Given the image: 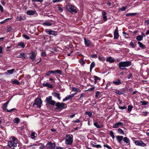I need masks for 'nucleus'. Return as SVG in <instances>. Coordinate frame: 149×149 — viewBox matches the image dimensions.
I'll list each match as a JSON object with an SVG mask.
<instances>
[{
  "label": "nucleus",
  "mask_w": 149,
  "mask_h": 149,
  "mask_svg": "<svg viewBox=\"0 0 149 149\" xmlns=\"http://www.w3.org/2000/svg\"><path fill=\"white\" fill-rule=\"evenodd\" d=\"M116 137L118 142L122 146L124 145L122 140L127 145L130 144V140L127 137H123L122 136L118 135L116 136Z\"/></svg>",
  "instance_id": "obj_1"
},
{
  "label": "nucleus",
  "mask_w": 149,
  "mask_h": 149,
  "mask_svg": "<svg viewBox=\"0 0 149 149\" xmlns=\"http://www.w3.org/2000/svg\"><path fill=\"white\" fill-rule=\"evenodd\" d=\"M132 65L130 61H126L120 62L118 64V67L120 69L127 70L126 67H128Z\"/></svg>",
  "instance_id": "obj_2"
},
{
  "label": "nucleus",
  "mask_w": 149,
  "mask_h": 149,
  "mask_svg": "<svg viewBox=\"0 0 149 149\" xmlns=\"http://www.w3.org/2000/svg\"><path fill=\"white\" fill-rule=\"evenodd\" d=\"M65 105H66L65 104L58 102L56 104V107L55 108V109L58 110L59 111H61L65 108Z\"/></svg>",
  "instance_id": "obj_3"
},
{
  "label": "nucleus",
  "mask_w": 149,
  "mask_h": 149,
  "mask_svg": "<svg viewBox=\"0 0 149 149\" xmlns=\"http://www.w3.org/2000/svg\"><path fill=\"white\" fill-rule=\"evenodd\" d=\"M42 104V101L40 98H36L34 100V102L33 104V106H34L35 105L37 106L39 108H40Z\"/></svg>",
  "instance_id": "obj_4"
},
{
  "label": "nucleus",
  "mask_w": 149,
  "mask_h": 149,
  "mask_svg": "<svg viewBox=\"0 0 149 149\" xmlns=\"http://www.w3.org/2000/svg\"><path fill=\"white\" fill-rule=\"evenodd\" d=\"M134 143L136 145L138 146L141 147H145L146 146V143L140 140H135L134 141Z\"/></svg>",
  "instance_id": "obj_5"
},
{
  "label": "nucleus",
  "mask_w": 149,
  "mask_h": 149,
  "mask_svg": "<svg viewBox=\"0 0 149 149\" xmlns=\"http://www.w3.org/2000/svg\"><path fill=\"white\" fill-rule=\"evenodd\" d=\"M73 140L72 137L69 135H67L65 139V143L66 144H71L72 143Z\"/></svg>",
  "instance_id": "obj_6"
},
{
  "label": "nucleus",
  "mask_w": 149,
  "mask_h": 149,
  "mask_svg": "<svg viewBox=\"0 0 149 149\" xmlns=\"http://www.w3.org/2000/svg\"><path fill=\"white\" fill-rule=\"evenodd\" d=\"M47 145L49 149H56V144L54 143H53L49 142L47 143Z\"/></svg>",
  "instance_id": "obj_7"
},
{
  "label": "nucleus",
  "mask_w": 149,
  "mask_h": 149,
  "mask_svg": "<svg viewBox=\"0 0 149 149\" xmlns=\"http://www.w3.org/2000/svg\"><path fill=\"white\" fill-rule=\"evenodd\" d=\"M8 145L10 148L13 149L17 146V143L14 141H10L8 142Z\"/></svg>",
  "instance_id": "obj_8"
},
{
  "label": "nucleus",
  "mask_w": 149,
  "mask_h": 149,
  "mask_svg": "<svg viewBox=\"0 0 149 149\" xmlns=\"http://www.w3.org/2000/svg\"><path fill=\"white\" fill-rule=\"evenodd\" d=\"M45 31L46 33L49 35L56 36L57 34L56 32L53 30H50L45 29Z\"/></svg>",
  "instance_id": "obj_9"
},
{
  "label": "nucleus",
  "mask_w": 149,
  "mask_h": 149,
  "mask_svg": "<svg viewBox=\"0 0 149 149\" xmlns=\"http://www.w3.org/2000/svg\"><path fill=\"white\" fill-rule=\"evenodd\" d=\"M29 58L31 59L32 61H33L36 58V54L35 52L33 51H32L29 54Z\"/></svg>",
  "instance_id": "obj_10"
},
{
  "label": "nucleus",
  "mask_w": 149,
  "mask_h": 149,
  "mask_svg": "<svg viewBox=\"0 0 149 149\" xmlns=\"http://www.w3.org/2000/svg\"><path fill=\"white\" fill-rule=\"evenodd\" d=\"M67 10L71 13H73V12H74V6L72 5H68L66 6Z\"/></svg>",
  "instance_id": "obj_11"
},
{
  "label": "nucleus",
  "mask_w": 149,
  "mask_h": 149,
  "mask_svg": "<svg viewBox=\"0 0 149 149\" xmlns=\"http://www.w3.org/2000/svg\"><path fill=\"white\" fill-rule=\"evenodd\" d=\"M119 36L118 28L117 27L114 32V38L115 39H118Z\"/></svg>",
  "instance_id": "obj_12"
},
{
  "label": "nucleus",
  "mask_w": 149,
  "mask_h": 149,
  "mask_svg": "<svg viewBox=\"0 0 149 149\" xmlns=\"http://www.w3.org/2000/svg\"><path fill=\"white\" fill-rule=\"evenodd\" d=\"M123 123L121 122H118L113 125V128H116L120 126H123Z\"/></svg>",
  "instance_id": "obj_13"
},
{
  "label": "nucleus",
  "mask_w": 149,
  "mask_h": 149,
  "mask_svg": "<svg viewBox=\"0 0 149 149\" xmlns=\"http://www.w3.org/2000/svg\"><path fill=\"white\" fill-rule=\"evenodd\" d=\"M7 107V105L6 104H5L4 103L3 105V106H2V108L4 110L8 112H11L12 111H13V110H16V109L15 108H13V109H12L10 110H8V109H7V108H6Z\"/></svg>",
  "instance_id": "obj_14"
},
{
  "label": "nucleus",
  "mask_w": 149,
  "mask_h": 149,
  "mask_svg": "<svg viewBox=\"0 0 149 149\" xmlns=\"http://www.w3.org/2000/svg\"><path fill=\"white\" fill-rule=\"evenodd\" d=\"M74 95V94L73 93L70 95H68L63 99V101L64 102L67 101L73 97Z\"/></svg>",
  "instance_id": "obj_15"
},
{
  "label": "nucleus",
  "mask_w": 149,
  "mask_h": 149,
  "mask_svg": "<svg viewBox=\"0 0 149 149\" xmlns=\"http://www.w3.org/2000/svg\"><path fill=\"white\" fill-rule=\"evenodd\" d=\"M36 13V11L35 10H28L26 12L27 15H33Z\"/></svg>",
  "instance_id": "obj_16"
},
{
  "label": "nucleus",
  "mask_w": 149,
  "mask_h": 149,
  "mask_svg": "<svg viewBox=\"0 0 149 149\" xmlns=\"http://www.w3.org/2000/svg\"><path fill=\"white\" fill-rule=\"evenodd\" d=\"M102 15L103 19L105 21H106L107 20V13L104 10H102Z\"/></svg>",
  "instance_id": "obj_17"
},
{
  "label": "nucleus",
  "mask_w": 149,
  "mask_h": 149,
  "mask_svg": "<svg viewBox=\"0 0 149 149\" xmlns=\"http://www.w3.org/2000/svg\"><path fill=\"white\" fill-rule=\"evenodd\" d=\"M52 24L49 21L46 20L45 22L43 23L42 24L45 26H51Z\"/></svg>",
  "instance_id": "obj_18"
},
{
  "label": "nucleus",
  "mask_w": 149,
  "mask_h": 149,
  "mask_svg": "<svg viewBox=\"0 0 149 149\" xmlns=\"http://www.w3.org/2000/svg\"><path fill=\"white\" fill-rule=\"evenodd\" d=\"M43 85L44 86L48 87L51 88H52L54 87L52 85L48 83H43Z\"/></svg>",
  "instance_id": "obj_19"
},
{
  "label": "nucleus",
  "mask_w": 149,
  "mask_h": 149,
  "mask_svg": "<svg viewBox=\"0 0 149 149\" xmlns=\"http://www.w3.org/2000/svg\"><path fill=\"white\" fill-rule=\"evenodd\" d=\"M106 61L109 62L110 63H112L114 62L115 60L112 58L111 57H108L106 59Z\"/></svg>",
  "instance_id": "obj_20"
},
{
  "label": "nucleus",
  "mask_w": 149,
  "mask_h": 149,
  "mask_svg": "<svg viewBox=\"0 0 149 149\" xmlns=\"http://www.w3.org/2000/svg\"><path fill=\"white\" fill-rule=\"evenodd\" d=\"M52 95L53 96L58 98V100H60L61 99L60 94L58 93L54 92L52 93Z\"/></svg>",
  "instance_id": "obj_21"
},
{
  "label": "nucleus",
  "mask_w": 149,
  "mask_h": 149,
  "mask_svg": "<svg viewBox=\"0 0 149 149\" xmlns=\"http://www.w3.org/2000/svg\"><path fill=\"white\" fill-rule=\"evenodd\" d=\"M19 57L22 59H25L27 57V56L25 53H22L19 55Z\"/></svg>",
  "instance_id": "obj_22"
},
{
  "label": "nucleus",
  "mask_w": 149,
  "mask_h": 149,
  "mask_svg": "<svg viewBox=\"0 0 149 149\" xmlns=\"http://www.w3.org/2000/svg\"><path fill=\"white\" fill-rule=\"evenodd\" d=\"M84 39L86 46L87 47H88L89 46L90 44V40H89L86 39L85 38H84Z\"/></svg>",
  "instance_id": "obj_23"
},
{
  "label": "nucleus",
  "mask_w": 149,
  "mask_h": 149,
  "mask_svg": "<svg viewBox=\"0 0 149 149\" xmlns=\"http://www.w3.org/2000/svg\"><path fill=\"white\" fill-rule=\"evenodd\" d=\"M113 83L114 84L117 85H119L121 84V81L119 79H117L115 81H113Z\"/></svg>",
  "instance_id": "obj_24"
},
{
  "label": "nucleus",
  "mask_w": 149,
  "mask_h": 149,
  "mask_svg": "<svg viewBox=\"0 0 149 149\" xmlns=\"http://www.w3.org/2000/svg\"><path fill=\"white\" fill-rule=\"evenodd\" d=\"M94 78L95 80L94 84H96L97 82L100 81L101 80V79L100 77L96 76H94Z\"/></svg>",
  "instance_id": "obj_25"
},
{
  "label": "nucleus",
  "mask_w": 149,
  "mask_h": 149,
  "mask_svg": "<svg viewBox=\"0 0 149 149\" xmlns=\"http://www.w3.org/2000/svg\"><path fill=\"white\" fill-rule=\"evenodd\" d=\"M40 145V143L33 144V146L32 147V148L33 149H38V146Z\"/></svg>",
  "instance_id": "obj_26"
},
{
  "label": "nucleus",
  "mask_w": 149,
  "mask_h": 149,
  "mask_svg": "<svg viewBox=\"0 0 149 149\" xmlns=\"http://www.w3.org/2000/svg\"><path fill=\"white\" fill-rule=\"evenodd\" d=\"M137 14V13H130L126 14V16L127 17H129L130 16H134Z\"/></svg>",
  "instance_id": "obj_27"
},
{
  "label": "nucleus",
  "mask_w": 149,
  "mask_h": 149,
  "mask_svg": "<svg viewBox=\"0 0 149 149\" xmlns=\"http://www.w3.org/2000/svg\"><path fill=\"white\" fill-rule=\"evenodd\" d=\"M143 36L142 35H139L136 37V40L138 41H141L143 40Z\"/></svg>",
  "instance_id": "obj_28"
},
{
  "label": "nucleus",
  "mask_w": 149,
  "mask_h": 149,
  "mask_svg": "<svg viewBox=\"0 0 149 149\" xmlns=\"http://www.w3.org/2000/svg\"><path fill=\"white\" fill-rule=\"evenodd\" d=\"M138 44L139 45L140 47L142 49H145V47L144 45L141 42H138Z\"/></svg>",
  "instance_id": "obj_29"
},
{
  "label": "nucleus",
  "mask_w": 149,
  "mask_h": 149,
  "mask_svg": "<svg viewBox=\"0 0 149 149\" xmlns=\"http://www.w3.org/2000/svg\"><path fill=\"white\" fill-rule=\"evenodd\" d=\"M15 71V69H12L11 70H7V72L10 74H12Z\"/></svg>",
  "instance_id": "obj_30"
},
{
  "label": "nucleus",
  "mask_w": 149,
  "mask_h": 149,
  "mask_svg": "<svg viewBox=\"0 0 149 149\" xmlns=\"http://www.w3.org/2000/svg\"><path fill=\"white\" fill-rule=\"evenodd\" d=\"M12 83L13 84H15L16 85H19V81L16 79H15L14 81H12Z\"/></svg>",
  "instance_id": "obj_31"
},
{
  "label": "nucleus",
  "mask_w": 149,
  "mask_h": 149,
  "mask_svg": "<svg viewBox=\"0 0 149 149\" xmlns=\"http://www.w3.org/2000/svg\"><path fill=\"white\" fill-rule=\"evenodd\" d=\"M52 97L51 96H50L48 97H47L46 99V102L49 103V102H50V101L52 100Z\"/></svg>",
  "instance_id": "obj_32"
},
{
  "label": "nucleus",
  "mask_w": 149,
  "mask_h": 149,
  "mask_svg": "<svg viewBox=\"0 0 149 149\" xmlns=\"http://www.w3.org/2000/svg\"><path fill=\"white\" fill-rule=\"evenodd\" d=\"M95 64L94 62H92L90 65V70L91 71L92 69L95 66Z\"/></svg>",
  "instance_id": "obj_33"
},
{
  "label": "nucleus",
  "mask_w": 149,
  "mask_h": 149,
  "mask_svg": "<svg viewBox=\"0 0 149 149\" xmlns=\"http://www.w3.org/2000/svg\"><path fill=\"white\" fill-rule=\"evenodd\" d=\"M118 132L119 133L122 135L124 134V132L123 131L121 128H119L118 129Z\"/></svg>",
  "instance_id": "obj_34"
},
{
  "label": "nucleus",
  "mask_w": 149,
  "mask_h": 149,
  "mask_svg": "<svg viewBox=\"0 0 149 149\" xmlns=\"http://www.w3.org/2000/svg\"><path fill=\"white\" fill-rule=\"evenodd\" d=\"M24 20L21 16H17V20L18 21H21L22 20Z\"/></svg>",
  "instance_id": "obj_35"
},
{
  "label": "nucleus",
  "mask_w": 149,
  "mask_h": 149,
  "mask_svg": "<svg viewBox=\"0 0 149 149\" xmlns=\"http://www.w3.org/2000/svg\"><path fill=\"white\" fill-rule=\"evenodd\" d=\"M18 46H20L22 48H24L25 46V45L24 43L22 42H20L18 45Z\"/></svg>",
  "instance_id": "obj_36"
},
{
  "label": "nucleus",
  "mask_w": 149,
  "mask_h": 149,
  "mask_svg": "<svg viewBox=\"0 0 149 149\" xmlns=\"http://www.w3.org/2000/svg\"><path fill=\"white\" fill-rule=\"evenodd\" d=\"M36 134V133L35 132H32L31 133V135H30V136L31 138L32 139H34L35 138V134Z\"/></svg>",
  "instance_id": "obj_37"
},
{
  "label": "nucleus",
  "mask_w": 149,
  "mask_h": 149,
  "mask_svg": "<svg viewBox=\"0 0 149 149\" xmlns=\"http://www.w3.org/2000/svg\"><path fill=\"white\" fill-rule=\"evenodd\" d=\"M94 125L97 128H101V126L98 125V123L97 122H94Z\"/></svg>",
  "instance_id": "obj_38"
},
{
  "label": "nucleus",
  "mask_w": 149,
  "mask_h": 149,
  "mask_svg": "<svg viewBox=\"0 0 149 149\" xmlns=\"http://www.w3.org/2000/svg\"><path fill=\"white\" fill-rule=\"evenodd\" d=\"M140 103L143 105H146L148 104V102L146 101H141Z\"/></svg>",
  "instance_id": "obj_39"
},
{
  "label": "nucleus",
  "mask_w": 149,
  "mask_h": 149,
  "mask_svg": "<svg viewBox=\"0 0 149 149\" xmlns=\"http://www.w3.org/2000/svg\"><path fill=\"white\" fill-rule=\"evenodd\" d=\"M86 115H88V117H91L92 115V113L91 111H86L85 113Z\"/></svg>",
  "instance_id": "obj_40"
},
{
  "label": "nucleus",
  "mask_w": 149,
  "mask_h": 149,
  "mask_svg": "<svg viewBox=\"0 0 149 149\" xmlns=\"http://www.w3.org/2000/svg\"><path fill=\"white\" fill-rule=\"evenodd\" d=\"M20 122V120L18 118H15L14 119V122L16 123H18Z\"/></svg>",
  "instance_id": "obj_41"
},
{
  "label": "nucleus",
  "mask_w": 149,
  "mask_h": 149,
  "mask_svg": "<svg viewBox=\"0 0 149 149\" xmlns=\"http://www.w3.org/2000/svg\"><path fill=\"white\" fill-rule=\"evenodd\" d=\"M11 138L12 140H13V141H14L15 142L17 143L18 141V139L16 138L14 136H12L11 137Z\"/></svg>",
  "instance_id": "obj_42"
},
{
  "label": "nucleus",
  "mask_w": 149,
  "mask_h": 149,
  "mask_svg": "<svg viewBox=\"0 0 149 149\" xmlns=\"http://www.w3.org/2000/svg\"><path fill=\"white\" fill-rule=\"evenodd\" d=\"M109 134L110 136L112 137L113 139H114L115 138V136L113 132L112 131H111L109 132Z\"/></svg>",
  "instance_id": "obj_43"
},
{
  "label": "nucleus",
  "mask_w": 149,
  "mask_h": 149,
  "mask_svg": "<svg viewBox=\"0 0 149 149\" xmlns=\"http://www.w3.org/2000/svg\"><path fill=\"white\" fill-rule=\"evenodd\" d=\"M115 92L116 93L118 94L119 95H121V94H123V93L122 92L120 91H119L118 90H116L115 91Z\"/></svg>",
  "instance_id": "obj_44"
},
{
  "label": "nucleus",
  "mask_w": 149,
  "mask_h": 149,
  "mask_svg": "<svg viewBox=\"0 0 149 149\" xmlns=\"http://www.w3.org/2000/svg\"><path fill=\"white\" fill-rule=\"evenodd\" d=\"M79 61L80 63L82 65H84L85 63L84 60L82 59H79Z\"/></svg>",
  "instance_id": "obj_45"
},
{
  "label": "nucleus",
  "mask_w": 149,
  "mask_h": 149,
  "mask_svg": "<svg viewBox=\"0 0 149 149\" xmlns=\"http://www.w3.org/2000/svg\"><path fill=\"white\" fill-rule=\"evenodd\" d=\"M133 108L132 106L129 105L128 107V111H131Z\"/></svg>",
  "instance_id": "obj_46"
},
{
  "label": "nucleus",
  "mask_w": 149,
  "mask_h": 149,
  "mask_svg": "<svg viewBox=\"0 0 149 149\" xmlns=\"http://www.w3.org/2000/svg\"><path fill=\"white\" fill-rule=\"evenodd\" d=\"M100 94V92L99 91H97L95 95V97L96 98H97L98 96Z\"/></svg>",
  "instance_id": "obj_47"
},
{
  "label": "nucleus",
  "mask_w": 149,
  "mask_h": 149,
  "mask_svg": "<svg viewBox=\"0 0 149 149\" xmlns=\"http://www.w3.org/2000/svg\"><path fill=\"white\" fill-rule=\"evenodd\" d=\"M127 78L128 79H129L130 78H132V74L130 73L129 74L127 75Z\"/></svg>",
  "instance_id": "obj_48"
},
{
  "label": "nucleus",
  "mask_w": 149,
  "mask_h": 149,
  "mask_svg": "<svg viewBox=\"0 0 149 149\" xmlns=\"http://www.w3.org/2000/svg\"><path fill=\"white\" fill-rule=\"evenodd\" d=\"M55 103L56 102L52 100L50 102H49V103L51 105H54L55 104Z\"/></svg>",
  "instance_id": "obj_49"
},
{
  "label": "nucleus",
  "mask_w": 149,
  "mask_h": 149,
  "mask_svg": "<svg viewBox=\"0 0 149 149\" xmlns=\"http://www.w3.org/2000/svg\"><path fill=\"white\" fill-rule=\"evenodd\" d=\"M98 59H99V60L102 61H103L105 60L104 58L103 57H101L100 56H98Z\"/></svg>",
  "instance_id": "obj_50"
},
{
  "label": "nucleus",
  "mask_w": 149,
  "mask_h": 149,
  "mask_svg": "<svg viewBox=\"0 0 149 149\" xmlns=\"http://www.w3.org/2000/svg\"><path fill=\"white\" fill-rule=\"evenodd\" d=\"M129 45L133 48H134L136 46L133 43L132 41L130 43Z\"/></svg>",
  "instance_id": "obj_51"
},
{
  "label": "nucleus",
  "mask_w": 149,
  "mask_h": 149,
  "mask_svg": "<svg viewBox=\"0 0 149 149\" xmlns=\"http://www.w3.org/2000/svg\"><path fill=\"white\" fill-rule=\"evenodd\" d=\"M111 83L109 82L107 84L105 88L107 89L111 85Z\"/></svg>",
  "instance_id": "obj_52"
},
{
  "label": "nucleus",
  "mask_w": 149,
  "mask_h": 149,
  "mask_svg": "<svg viewBox=\"0 0 149 149\" xmlns=\"http://www.w3.org/2000/svg\"><path fill=\"white\" fill-rule=\"evenodd\" d=\"M62 1V0H53L52 2L53 3H58L61 2Z\"/></svg>",
  "instance_id": "obj_53"
},
{
  "label": "nucleus",
  "mask_w": 149,
  "mask_h": 149,
  "mask_svg": "<svg viewBox=\"0 0 149 149\" xmlns=\"http://www.w3.org/2000/svg\"><path fill=\"white\" fill-rule=\"evenodd\" d=\"M62 71L60 70H56V73L61 74H62Z\"/></svg>",
  "instance_id": "obj_54"
},
{
  "label": "nucleus",
  "mask_w": 149,
  "mask_h": 149,
  "mask_svg": "<svg viewBox=\"0 0 149 149\" xmlns=\"http://www.w3.org/2000/svg\"><path fill=\"white\" fill-rule=\"evenodd\" d=\"M24 37L27 40H29V37L28 36L26 35H23Z\"/></svg>",
  "instance_id": "obj_55"
},
{
  "label": "nucleus",
  "mask_w": 149,
  "mask_h": 149,
  "mask_svg": "<svg viewBox=\"0 0 149 149\" xmlns=\"http://www.w3.org/2000/svg\"><path fill=\"white\" fill-rule=\"evenodd\" d=\"M126 8V7L125 6H123L122 8L120 9V10L121 11H124Z\"/></svg>",
  "instance_id": "obj_56"
},
{
  "label": "nucleus",
  "mask_w": 149,
  "mask_h": 149,
  "mask_svg": "<svg viewBox=\"0 0 149 149\" xmlns=\"http://www.w3.org/2000/svg\"><path fill=\"white\" fill-rule=\"evenodd\" d=\"M142 115L146 116L147 115L148 112H147L143 111L142 112Z\"/></svg>",
  "instance_id": "obj_57"
},
{
  "label": "nucleus",
  "mask_w": 149,
  "mask_h": 149,
  "mask_svg": "<svg viewBox=\"0 0 149 149\" xmlns=\"http://www.w3.org/2000/svg\"><path fill=\"white\" fill-rule=\"evenodd\" d=\"M91 57L92 58H96L97 57V55L96 54H92L91 55Z\"/></svg>",
  "instance_id": "obj_58"
},
{
  "label": "nucleus",
  "mask_w": 149,
  "mask_h": 149,
  "mask_svg": "<svg viewBox=\"0 0 149 149\" xmlns=\"http://www.w3.org/2000/svg\"><path fill=\"white\" fill-rule=\"evenodd\" d=\"M119 107L120 109L122 110L123 109H125L127 108V107H126L125 106H123V107L119 106Z\"/></svg>",
  "instance_id": "obj_59"
},
{
  "label": "nucleus",
  "mask_w": 149,
  "mask_h": 149,
  "mask_svg": "<svg viewBox=\"0 0 149 149\" xmlns=\"http://www.w3.org/2000/svg\"><path fill=\"white\" fill-rule=\"evenodd\" d=\"M0 10L2 13L3 12V6L0 4Z\"/></svg>",
  "instance_id": "obj_60"
},
{
  "label": "nucleus",
  "mask_w": 149,
  "mask_h": 149,
  "mask_svg": "<svg viewBox=\"0 0 149 149\" xmlns=\"http://www.w3.org/2000/svg\"><path fill=\"white\" fill-rule=\"evenodd\" d=\"M81 90L75 88V95L77 93V92H80Z\"/></svg>",
  "instance_id": "obj_61"
},
{
  "label": "nucleus",
  "mask_w": 149,
  "mask_h": 149,
  "mask_svg": "<svg viewBox=\"0 0 149 149\" xmlns=\"http://www.w3.org/2000/svg\"><path fill=\"white\" fill-rule=\"evenodd\" d=\"M104 146L107 148L109 149H111V147L110 146H108L107 144L104 145Z\"/></svg>",
  "instance_id": "obj_62"
},
{
  "label": "nucleus",
  "mask_w": 149,
  "mask_h": 149,
  "mask_svg": "<svg viewBox=\"0 0 149 149\" xmlns=\"http://www.w3.org/2000/svg\"><path fill=\"white\" fill-rule=\"evenodd\" d=\"M58 10L60 12H61L63 11L62 8L61 7H58Z\"/></svg>",
  "instance_id": "obj_63"
},
{
  "label": "nucleus",
  "mask_w": 149,
  "mask_h": 149,
  "mask_svg": "<svg viewBox=\"0 0 149 149\" xmlns=\"http://www.w3.org/2000/svg\"><path fill=\"white\" fill-rule=\"evenodd\" d=\"M41 56H45L46 55V53L45 52H42L41 53Z\"/></svg>",
  "instance_id": "obj_64"
}]
</instances>
